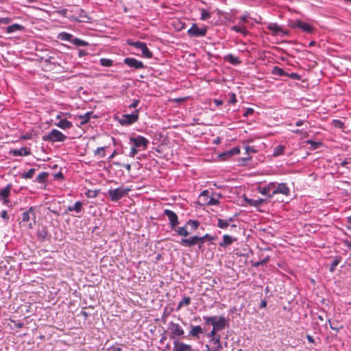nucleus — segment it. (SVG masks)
Listing matches in <instances>:
<instances>
[{"instance_id": "2f4dec72", "label": "nucleus", "mask_w": 351, "mask_h": 351, "mask_svg": "<svg viewBox=\"0 0 351 351\" xmlns=\"http://www.w3.org/2000/svg\"><path fill=\"white\" fill-rule=\"evenodd\" d=\"M93 112H86L83 115H80L79 119H81L80 124L84 125L88 122L90 118V115Z\"/></svg>"}, {"instance_id": "f704fd0d", "label": "nucleus", "mask_w": 351, "mask_h": 351, "mask_svg": "<svg viewBox=\"0 0 351 351\" xmlns=\"http://www.w3.org/2000/svg\"><path fill=\"white\" fill-rule=\"evenodd\" d=\"M328 322L330 324V328L333 330L338 332L340 329H341L343 328V326H339V322H337V321L331 322L330 319H328Z\"/></svg>"}, {"instance_id": "58836bf2", "label": "nucleus", "mask_w": 351, "mask_h": 351, "mask_svg": "<svg viewBox=\"0 0 351 351\" xmlns=\"http://www.w3.org/2000/svg\"><path fill=\"white\" fill-rule=\"evenodd\" d=\"M229 226V223L228 220H223L221 219H218L217 221V226L221 229L226 228Z\"/></svg>"}, {"instance_id": "e433bc0d", "label": "nucleus", "mask_w": 351, "mask_h": 351, "mask_svg": "<svg viewBox=\"0 0 351 351\" xmlns=\"http://www.w3.org/2000/svg\"><path fill=\"white\" fill-rule=\"evenodd\" d=\"M219 204V202L217 199L215 197H209L207 201H204V204L205 205H217Z\"/></svg>"}, {"instance_id": "f8f14e48", "label": "nucleus", "mask_w": 351, "mask_h": 351, "mask_svg": "<svg viewBox=\"0 0 351 351\" xmlns=\"http://www.w3.org/2000/svg\"><path fill=\"white\" fill-rule=\"evenodd\" d=\"M164 215L168 217L171 229H175L179 223L178 218L176 213L171 210L165 209L164 210Z\"/></svg>"}, {"instance_id": "8fccbe9b", "label": "nucleus", "mask_w": 351, "mask_h": 351, "mask_svg": "<svg viewBox=\"0 0 351 351\" xmlns=\"http://www.w3.org/2000/svg\"><path fill=\"white\" fill-rule=\"evenodd\" d=\"M12 21V19L9 17L0 18V23L3 24H9Z\"/></svg>"}, {"instance_id": "4d7b16f0", "label": "nucleus", "mask_w": 351, "mask_h": 351, "mask_svg": "<svg viewBox=\"0 0 351 351\" xmlns=\"http://www.w3.org/2000/svg\"><path fill=\"white\" fill-rule=\"evenodd\" d=\"M139 104V100L135 99L134 101L129 106L130 108H135L138 106Z\"/></svg>"}, {"instance_id": "7c9ffc66", "label": "nucleus", "mask_w": 351, "mask_h": 351, "mask_svg": "<svg viewBox=\"0 0 351 351\" xmlns=\"http://www.w3.org/2000/svg\"><path fill=\"white\" fill-rule=\"evenodd\" d=\"M232 29L237 32H240L244 35H245L247 33V31L246 30L245 27L243 26L241 22L239 23V25L232 26Z\"/></svg>"}, {"instance_id": "9b49d317", "label": "nucleus", "mask_w": 351, "mask_h": 351, "mask_svg": "<svg viewBox=\"0 0 351 351\" xmlns=\"http://www.w3.org/2000/svg\"><path fill=\"white\" fill-rule=\"evenodd\" d=\"M207 32L206 28H199L196 24H193L191 27L187 31L190 36L199 37L206 36Z\"/></svg>"}, {"instance_id": "49530a36", "label": "nucleus", "mask_w": 351, "mask_h": 351, "mask_svg": "<svg viewBox=\"0 0 351 351\" xmlns=\"http://www.w3.org/2000/svg\"><path fill=\"white\" fill-rule=\"evenodd\" d=\"M34 173H35V169H30L26 173H25L22 176V178H23L25 179H30L34 176Z\"/></svg>"}, {"instance_id": "13d9d810", "label": "nucleus", "mask_w": 351, "mask_h": 351, "mask_svg": "<svg viewBox=\"0 0 351 351\" xmlns=\"http://www.w3.org/2000/svg\"><path fill=\"white\" fill-rule=\"evenodd\" d=\"M1 217L5 219V220H8L9 217H8V213L6 210H2L1 213Z\"/></svg>"}, {"instance_id": "c756f323", "label": "nucleus", "mask_w": 351, "mask_h": 351, "mask_svg": "<svg viewBox=\"0 0 351 351\" xmlns=\"http://www.w3.org/2000/svg\"><path fill=\"white\" fill-rule=\"evenodd\" d=\"M174 230L176 231L177 234L180 236L187 237L189 234L186 226L178 227L177 228L176 227Z\"/></svg>"}, {"instance_id": "4468645a", "label": "nucleus", "mask_w": 351, "mask_h": 351, "mask_svg": "<svg viewBox=\"0 0 351 351\" xmlns=\"http://www.w3.org/2000/svg\"><path fill=\"white\" fill-rule=\"evenodd\" d=\"M123 62L128 66L136 69H143L145 67L141 61H138L134 58H126L123 60Z\"/></svg>"}, {"instance_id": "7ed1b4c3", "label": "nucleus", "mask_w": 351, "mask_h": 351, "mask_svg": "<svg viewBox=\"0 0 351 351\" xmlns=\"http://www.w3.org/2000/svg\"><path fill=\"white\" fill-rule=\"evenodd\" d=\"M66 136L60 131L53 129L47 135L43 136V140L51 142H62L64 141Z\"/></svg>"}, {"instance_id": "aec40b11", "label": "nucleus", "mask_w": 351, "mask_h": 351, "mask_svg": "<svg viewBox=\"0 0 351 351\" xmlns=\"http://www.w3.org/2000/svg\"><path fill=\"white\" fill-rule=\"evenodd\" d=\"M204 333V330L200 326H192L189 335L191 337L199 338V335Z\"/></svg>"}, {"instance_id": "ea45409f", "label": "nucleus", "mask_w": 351, "mask_h": 351, "mask_svg": "<svg viewBox=\"0 0 351 351\" xmlns=\"http://www.w3.org/2000/svg\"><path fill=\"white\" fill-rule=\"evenodd\" d=\"M99 61L103 66H111L113 64V61L108 58H101Z\"/></svg>"}, {"instance_id": "412c9836", "label": "nucleus", "mask_w": 351, "mask_h": 351, "mask_svg": "<svg viewBox=\"0 0 351 351\" xmlns=\"http://www.w3.org/2000/svg\"><path fill=\"white\" fill-rule=\"evenodd\" d=\"M12 153L15 156H29L31 154L30 149L25 147H21L19 149H14L12 152Z\"/></svg>"}, {"instance_id": "bb28decb", "label": "nucleus", "mask_w": 351, "mask_h": 351, "mask_svg": "<svg viewBox=\"0 0 351 351\" xmlns=\"http://www.w3.org/2000/svg\"><path fill=\"white\" fill-rule=\"evenodd\" d=\"M245 201L250 205L254 206H258L261 205L263 202H265L264 199H248L245 198Z\"/></svg>"}, {"instance_id": "39448f33", "label": "nucleus", "mask_w": 351, "mask_h": 351, "mask_svg": "<svg viewBox=\"0 0 351 351\" xmlns=\"http://www.w3.org/2000/svg\"><path fill=\"white\" fill-rule=\"evenodd\" d=\"M130 191L129 189L119 187L115 189H110L108 191L111 201L117 202L124 197Z\"/></svg>"}, {"instance_id": "6ab92c4d", "label": "nucleus", "mask_w": 351, "mask_h": 351, "mask_svg": "<svg viewBox=\"0 0 351 351\" xmlns=\"http://www.w3.org/2000/svg\"><path fill=\"white\" fill-rule=\"evenodd\" d=\"M274 188L273 182H269L267 186H258L257 191L261 193L262 195H267V197L269 198L270 191Z\"/></svg>"}, {"instance_id": "20e7f679", "label": "nucleus", "mask_w": 351, "mask_h": 351, "mask_svg": "<svg viewBox=\"0 0 351 351\" xmlns=\"http://www.w3.org/2000/svg\"><path fill=\"white\" fill-rule=\"evenodd\" d=\"M30 220L32 221L29 223V228H33L36 223L35 208L33 206L29 207L28 210H25L22 214V221L26 222Z\"/></svg>"}, {"instance_id": "c9c22d12", "label": "nucleus", "mask_w": 351, "mask_h": 351, "mask_svg": "<svg viewBox=\"0 0 351 351\" xmlns=\"http://www.w3.org/2000/svg\"><path fill=\"white\" fill-rule=\"evenodd\" d=\"M285 147L282 145H278L276 146L274 149L273 155L274 156H278L280 155H282L284 152Z\"/></svg>"}, {"instance_id": "4be33fe9", "label": "nucleus", "mask_w": 351, "mask_h": 351, "mask_svg": "<svg viewBox=\"0 0 351 351\" xmlns=\"http://www.w3.org/2000/svg\"><path fill=\"white\" fill-rule=\"evenodd\" d=\"M235 240L236 239H234L228 234H225L223 236V241L219 243V245L221 247H226L227 246L231 245Z\"/></svg>"}, {"instance_id": "a19ab883", "label": "nucleus", "mask_w": 351, "mask_h": 351, "mask_svg": "<svg viewBox=\"0 0 351 351\" xmlns=\"http://www.w3.org/2000/svg\"><path fill=\"white\" fill-rule=\"evenodd\" d=\"M209 192L208 190L203 191L201 194L199 195V199L200 201L202 202V204H204V201H207L209 197Z\"/></svg>"}, {"instance_id": "cd10ccee", "label": "nucleus", "mask_w": 351, "mask_h": 351, "mask_svg": "<svg viewBox=\"0 0 351 351\" xmlns=\"http://www.w3.org/2000/svg\"><path fill=\"white\" fill-rule=\"evenodd\" d=\"M271 73L280 77L288 75V73L284 71L282 69L276 66L272 69Z\"/></svg>"}, {"instance_id": "0eeeda50", "label": "nucleus", "mask_w": 351, "mask_h": 351, "mask_svg": "<svg viewBox=\"0 0 351 351\" xmlns=\"http://www.w3.org/2000/svg\"><path fill=\"white\" fill-rule=\"evenodd\" d=\"M138 119V111L136 110L132 114H125L121 116L119 122L122 125H129L135 122Z\"/></svg>"}, {"instance_id": "e2e57ef3", "label": "nucleus", "mask_w": 351, "mask_h": 351, "mask_svg": "<svg viewBox=\"0 0 351 351\" xmlns=\"http://www.w3.org/2000/svg\"><path fill=\"white\" fill-rule=\"evenodd\" d=\"M78 54L80 57H82L84 56H86L87 54V52L83 49H79Z\"/></svg>"}, {"instance_id": "1a4fd4ad", "label": "nucleus", "mask_w": 351, "mask_h": 351, "mask_svg": "<svg viewBox=\"0 0 351 351\" xmlns=\"http://www.w3.org/2000/svg\"><path fill=\"white\" fill-rule=\"evenodd\" d=\"M168 330H169V337L171 339H173L176 337H181L184 334V331L178 324L171 322L168 326Z\"/></svg>"}, {"instance_id": "6e6d98bb", "label": "nucleus", "mask_w": 351, "mask_h": 351, "mask_svg": "<svg viewBox=\"0 0 351 351\" xmlns=\"http://www.w3.org/2000/svg\"><path fill=\"white\" fill-rule=\"evenodd\" d=\"M245 152L247 154L255 153L256 152V150L253 147L247 146V147H245Z\"/></svg>"}, {"instance_id": "2eb2a0df", "label": "nucleus", "mask_w": 351, "mask_h": 351, "mask_svg": "<svg viewBox=\"0 0 351 351\" xmlns=\"http://www.w3.org/2000/svg\"><path fill=\"white\" fill-rule=\"evenodd\" d=\"M240 153V149L237 147H234L228 151H226L220 154L219 157L223 160H228L232 156L237 155Z\"/></svg>"}, {"instance_id": "a211bd4d", "label": "nucleus", "mask_w": 351, "mask_h": 351, "mask_svg": "<svg viewBox=\"0 0 351 351\" xmlns=\"http://www.w3.org/2000/svg\"><path fill=\"white\" fill-rule=\"evenodd\" d=\"M11 185L8 184L0 191V196L3 200V203L7 205L9 202L8 199L10 193Z\"/></svg>"}, {"instance_id": "c03bdc74", "label": "nucleus", "mask_w": 351, "mask_h": 351, "mask_svg": "<svg viewBox=\"0 0 351 351\" xmlns=\"http://www.w3.org/2000/svg\"><path fill=\"white\" fill-rule=\"evenodd\" d=\"M210 17V14L205 9L201 10V20H206Z\"/></svg>"}, {"instance_id": "680f3d73", "label": "nucleus", "mask_w": 351, "mask_h": 351, "mask_svg": "<svg viewBox=\"0 0 351 351\" xmlns=\"http://www.w3.org/2000/svg\"><path fill=\"white\" fill-rule=\"evenodd\" d=\"M291 132L293 133H295V134H307V133L306 132H303L302 130H292Z\"/></svg>"}, {"instance_id": "603ef678", "label": "nucleus", "mask_w": 351, "mask_h": 351, "mask_svg": "<svg viewBox=\"0 0 351 351\" xmlns=\"http://www.w3.org/2000/svg\"><path fill=\"white\" fill-rule=\"evenodd\" d=\"M210 342L214 344V347L212 348V351H220L222 348H218V343H215V341H211V338H210Z\"/></svg>"}, {"instance_id": "dca6fc26", "label": "nucleus", "mask_w": 351, "mask_h": 351, "mask_svg": "<svg viewBox=\"0 0 351 351\" xmlns=\"http://www.w3.org/2000/svg\"><path fill=\"white\" fill-rule=\"evenodd\" d=\"M173 351H192V347L190 345L176 340L173 341Z\"/></svg>"}, {"instance_id": "c85d7f7f", "label": "nucleus", "mask_w": 351, "mask_h": 351, "mask_svg": "<svg viewBox=\"0 0 351 351\" xmlns=\"http://www.w3.org/2000/svg\"><path fill=\"white\" fill-rule=\"evenodd\" d=\"M191 303V298L189 296H184L182 300L179 302L177 310H180L184 306H189Z\"/></svg>"}, {"instance_id": "b1692460", "label": "nucleus", "mask_w": 351, "mask_h": 351, "mask_svg": "<svg viewBox=\"0 0 351 351\" xmlns=\"http://www.w3.org/2000/svg\"><path fill=\"white\" fill-rule=\"evenodd\" d=\"M24 29V27L21 25L15 23L13 25H11L6 28V32L8 34H11L13 32H15L16 31H21Z\"/></svg>"}, {"instance_id": "72a5a7b5", "label": "nucleus", "mask_w": 351, "mask_h": 351, "mask_svg": "<svg viewBox=\"0 0 351 351\" xmlns=\"http://www.w3.org/2000/svg\"><path fill=\"white\" fill-rule=\"evenodd\" d=\"M58 38L62 40H66V41H69L71 43V40H73V35H71V34H69V33H65V32L60 34Z\"/></svg>"}, {"instance_id": "a18cd8bd", "label": "nucleus", "mask_w": 351, "mask_h": 351, "mask_svg": "<svg viewBox=\"0 0 351 351\" xmlns=\"http://www.w3.org/2000/svg\"><path fill=\"white\" fill-rule=\"evenodd\" d=\"M306 143L308 145H311V147L313 149H316L319 148L322 145V143L320 142H315L312 140H308L306 141Z\"/></svg>"}, {"instance_id": "a878e982", "label": "nucleus", "mask_w": 351, "mask_h": 351, "mask_svg": "<svg viewBox=\"0 0 351 351\" xmlns=\"http://www.w3.org/2000/svg\"><path fill=\"white\" fill-rule=\"evenodd\" d=\"M225 60L233 65L239 64L241 61L238 57L234 56L232 54H228L225 57Z\"/></svg>"}, {"instance_id": "79ce46f5", "label": "nucleus", "mask_w": 351, "mask_h": 351, "mask_svg": "<svg viewBox=\"0 0 351 351\" xmlns=\"http://www.w3.org/2000/svg\"><path fill=\"white\" fill-rule=\"evenodd\" d=\"M95 156H99L101 158H104L105 156V147H98L95 152H94Z\"/></svg>"}, {"instance_id": "6e6552de", "label": "nucleus", "mask_w": 351, "mask_h": 351, "mask_svg": "<svg viewBox=\"0 0 351 351\" xmlns=\"http://www.w3.org/2000/svg\"><path fill=\"white\" fill-rule=\"evenodd\" d=\"M127 43L129 45L134 46L135 48L141 49L142 51V55L144 57L147 58H150L153 56L152 53L147 47V45L145 43L140 41L133 42L131 40H128Z\"/></svg>"}, {"instance_id": "774afa93", "label": "nucleus", "mask_w": 351, "mask_h": 351, "mask_svg": "<svg viewBox=\"0 0 351 351\" xmlns=\"http://www.w3.org/2000/svg\"><path fill=\"white\" fill-rule=\"evenodd\" d=\"M304 121L303 120H298L295 122V125L296 126H301L304 124Z\"/></svg>"}, {"instance_id": "0e129e2a", "label": "nucleus", "mask_w": 351, "mask_h": 351, "mask_svg": "<svg viewBox=\"0 0 351 351\" xmlns=\"http://www.w3.org/2000/svg\"><path fill=\"white\" fill-rule=\"evenodd\" d=\"M107 351H121L120 348L111 347L107 350Z\"/></svg>"}, {"instance_id": "3c124183", "label": "nucleus", "mask_w": 351, "mask_h": 351, "mask_svg": "<svg viewBox=\"0 0 351 351\" xmlns=\"http://www.w3.org/2000/svg\"><path fill=\"white\" fill-rule=\"evenodd\" d=\"M137 148L133 146L131 147L130 152L129 154L130 157H134L137 154Z\"/></svg>"}, {"instance_id": "052dcab7", "label": "nucleus", "mask_w": 351, "mask_h": 351, "mask_svg": "<svg viewBox=\"0 0 351 351\" xmlns=\"http://www.w3.org/2000/svg\"><path fill=\"white\" fill-rule=\"evenodd\" d=\"M254 112V110L252 108H248L246 112L243 114L245 117L248 116L249 114H252Z\"/></svg>"}, {"instance_id": "5701e85b", "label": "nucleus", "mask_w": 351, "mask_h": 351, "mask_svg": "<svg viewBox=\"0 0 351 351\" xmlns=\"http://www.w3.org/2000/svg\"><path fill=\"white\" fill-rule=\"evenodd\" d=\"M55 125L63 130L69 129L73 126L72 123L66 119H60V121L56 123Z\"/></svg>"}, {"instance_id": "393cba45", "label": "nucleus", "mask_w": 351, "mask_h": 351, "mask_svg": "<svg viewBox=\"0 0 351 351\" xmlns=\"http://www.w3.org/2000/svg\"><path fill=\"white\" fill-rule=\"evenodd\" d=\"M67 210L70 212L75 211L77 213H79L82 210V203L80 201L76 202L73 206H69Z\"/></svg>"}, {"instance_id": "9d476101", "label": "nucleus", "mask_w": 351, "mask_h": 351, "mask_svg": "<svg viewBox=\"0 0 351 351\" xmlns=\"http://www.w3.org/2000/svg\"><path fill=\"white\" fill-rule=\"evenodd\" d=\"M130 141L136 148L142 147L143 149H146L149 143V141L142 136L137 137H131Z\"/></svg>"}, {"instance_id": "5fc2aeb1", "label": "nucleus", "mask_w": 351, "mask_h": 351, "mask_svg": "<svg viewBox=\"0 0 351 351\" xmlns=\"http://www.w3.org/2000/svg\"><path fill=\"white\" fill-rule=\"evenodd\" d=\"M289 77H291V79H293V80H300V76L296 73H291L290 74H288V75Z\"/></svg>"}, {"instance_id": "473e14b6", "label": "nucleus", "mask_w": 351, "mask_h": 351, "mask_svg": "<svg viewBox=\"0 0 351 351\" xmlns=\"http://www.w3.org/2000/svg\"><path fill=\"white\" fill-rule=\"evenodd\" d=\"M71 43L78 47L88 45L87 42L77 38H73V40H71Z\"/></svg>"}, {"instance_id": "338daca9", "label": "nucleus", "mask_w": 351, "mask_h": 351, "mask_svg": "<svg viewBox=\"0 0 351 351\" xmlns=\"http://www.w3.org/2000/svg\"><path fill=\"white\" fill-rule=\"evenodd\" d=\"M214 103L215 104L216 106H219L223 104V101L219 99H215Z\"/></svg>"}, {"instance_id": "f03ea898", "label": "nucleus", "mask_w": 351, "mask_h": 351, "mask_svg": "<svg viewBox=\"0 0 351 351\" xmlns=\"http://www.w3.org/2000/svg\"><path fill=\"white\" fill-rule=\"evenodd\" d=\"M204 238H208L209 241H212L215 239V237L206 234L203 237L193 236L189 239H182L180 243L186 247H191L199 243V248L201 249L203 243H204Z\"/></svg>"}, {"instance_id": "f3484780", "label": "nucleus", "mask_w": 351, "mask_h": 351, "mask_svg": "<svg viewBox=\"0 0 351 351\" xmlns=\"http://www.w3.org/2000/svg\"><path fill=\"white\" fill-rule=\"evenodd\" d=\"M267 28L276 35L284 36L287 34V32L276 23H269Z\"/></svg>"}, {"instance_id": "864d4df0", "label": "nucleus", "mask_w": 351, "mask_h": 351, "mask_svg": "<svg viewBox=\"0 0 351 351\" xmlns=\"http://www.w3.org/2000/svg\"><path fill=\"white\" fill-rule=\"evenodd\" d=\"M268 261H269V257H266L263 260H262V261H261L259 262H257L255 264V266L258 267V266H260V265H263L264 264H266Z\"/></svg>"}, {"instance_id": "4c0bfd02", "label": "nucleus", "mask_w": 351, "mask_h": 351, "mask_svg": "<svg viewBox=\"0 0 351 351\" xmlns=\"http://www.w3.org/2000/svg\"><path fill=\"white\" fill-rule=\"evenodd\" d=\"M186 226H190L192 229L197 230L199 226V222L197 220H189L186 222Z\"/></svg>"}, {"instance_id": "f257e3e1", "label": "nucleus", "mask_w": 351, "mask_h": 351, "mask_svg": "<svg viewBox=\"0 0 351 351\" xmlns=\"http://www.w3.org/2000/svg\"><path fill=\"white\" fill-rule=\"evenodd\" d=\"M203 319L206 324H211L213 326L211 331L206 335L207 337L211 338V341H215V343H217L219 348H223L220 341L221 336L217 332L225 328L226 324V318L223 316H204Z\"/></svg>"}, {"instance_id": "09e8293b", "label": "nucleus", "mask_w": 351, "mask_h": 351, "mask_svg": "<svg viewBox=\"0 0 351 351\" xmlns=\"http://www.w3.org/2000/svg\"><path fill=\"white\" fill-rule=\"evenodd\" d=\"M333 125L337 128H343L344 124L340 120H333Z\"/></svg>"}, {"instance_id": "bf43d9fd", "label": "nucleus", "mask_w": 351, "mask_h": 351, "mask_svg": "<svg viewBox=\"0 0 351 351\" xmlns=\"http://www.w3.org/2000/svg\"><path fill=\"white\" fill-rule=\"evenodd\" d=\"M231 104H235L237 102L236 95L234 94H232L231 97L229 100Z\"/></svg>"}, {"instance_id": "69168bd1", "label": "nucleus", "mask_w": 351, "mask_h": 351, "mask_svg": "<svg viewBox=\"0 0 351 351\" xmlns=\"http://www.w3.org/2000/svg\"><path fill=\"white\" fill-rule=\"evenodd\" d=\"M306 339H307V340L308 341L309 343H314V339H313V337L311 335H306Z\"/></svg>"}, {"instance_id": "37998d69", "label": "nucleus", "mask_w": 351, "mask_h": 351, "mask_svg": "<svg viewBox=\"0 0 351 351\" xmlns=\"http://www.w3.org/2000/svg\"><path fill=\"white\" fill-rule=\"evenodd\" d=\"M47 176H48V173H47L43 172V173H40L36 177V181H38L40 183H43V182H44L45 181V180L47 179Z\"/></svg>"}, {"instance_id": "de8ad7c7", "label": "nucleus", "mask_w": 351, "mask_h": 351, "mask_svg": "<svg viewBox=\"0 0 351 351\" xmlns=\"http://www.w3.org/2000/svg\"><path fill=\"white\" fill-rule=\"evenodd\" d=\"M339 259L338 258H336L335 260H333L329 269L330 271L333 272L336 269V267L339 265Z\"/></svg>"}, {"instance_id": "423d86ee", "label": "nucleus", "mask_w": 351, "mask_h": 351, "mask_svg": "<svg viewBox=\"0 0 351 351\" xmlns=\"http://www.w3.org/2000/svg\"><path fill=\"white\" fill-rule=\"evenodd\" d=\"M274 188L271 189V194L269 195V198H271L274 195L276 194H282L286 196L289 195L290 190L287 186L286 183H280L276 184V182H273Z\"/></svg>"}, {"instance_id": "ddd939ff", "label": "nucleus", "mask_w": 351, "mask_h": 351, "mask_svg": "<svg viewBox=\"0 0 351 351\" xmlns=\"http://www.w3.org/2000/svg\"><path fill=\"white\" fill-rule=\"evenodd\" d=\"M291 27L292 28H298L302 29L305 32L311 33L313 31V27L308 23L302 22L300 20H296L291 23Z\"/></svg>"}]
</instances>
